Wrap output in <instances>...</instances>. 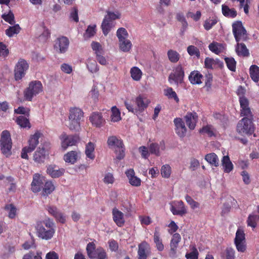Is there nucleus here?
Wrapping results in <instances>:
<instances>
[{
	"label": "nucleus",
	"instance_id": "10",
	"mask_svg": "<svg viewBox=\"0 0 259 259\" xmlns=\"http://www.w3.org/2000/svg\"><path fill=\"white\" fill-rule=\"evenodd\" d=\"M29 68V64L23 59H20L14 69V76L16 80L21 79L25 75Z\"/></svg>",
	"mask_w": 259,
	"mask_h": 259
},
{
	"label": "nucleus",
	"instance_id": "11",
	"mask_svg": "<svg viewBox=\"0 0 259 259\" xmlns=\"http://www.w3.org/2000/svg\"><path fill=\"white\" fill-rule=\"evenodd\" d=\"M184 70L181 65H178L168 76L170 83H175L177 85L183 82L184 77Z\"/></svg>",
	"mask_w": 259,
	"mask_h": 259
},
{
	"label": "nucleus",
	"instance_id": "64",
	"mask_svg": "<svg viewBox=\"0 0 259 259\" xmlns=\"http://www.w3.org/2000/svg\"><path fill=\"white\" fill-rule=\"evenodd\" d=\"M215 59H213L209 57L205 59L204 64L206 68L208 69H214V63Z\"/></svg>",
	"mask_w": 259,
	"mask_h": 259
},
{
	"label": "nucleus",
	"instance_id": "21",
	"mask_svg": "<svg viewBox=\"0 0 259 259\" xmlns=\"http://www.w3.org/2000/svg\"><path fill=\"white\" fill-rule=\"evenodd\" d=\"M48 155V153L44 147H39L34 153L33 160L38 163H43Z\"/></svg>",
	"mask_w": 259,
	"mask_h": 259
},
{
	"label": "nucleus",
	"instance_id": "49",
	"mask_svg": "<svg viewBox=\"0 0 259 259\" xmlns=\"http://www.w3.org/2000/svg\"><path fill=\"white\" fill-rule=\"evenodd\" d=\"M187 52L189 55L195 56L197 58H199L200 56V53L199 50L196 47L193 45H190L187 47Z\"/></svg>",
	"mask_w": 259,
	"mask_h": 259
},
{
	"label": "nucleus",
	"instance_id": "13",
	"mask_svg": "<svg viewBox=\"0 0 259 259\" xmlns=\"http://www.w3.org/2000/svg\"><path fill=\"white\" fill-rule=\"evenodd\" d=\"M46 209L50 214L54 217L56 221L62 224H64L66 222V215L59 210L56 206L50 205H47Z\"/></svg>",
	"mask_w": 259,
	"mask_h": 259
},
{
	"label": "nucleus",
	"instance_id": "33",
	"mask_svg": "<svg viewBox=\"0 0 259 259\" xmlns=\"http://www.w3.org/2000/svg\"><path fill=\"white\" fill-rule=\"evenodd\" d=\"M75 119H83V112L79 108H71L69 110V115L68 117H71Z\"/></svg>",
	"mask_w": 259,
	"mask_h": 259
},
{
	"label": "nucleus",
	"instance_id": "43",
	"mask_svg": "<svg viewBox=\"0 0 259 259\" xmlns=\"http://www.w3.org/2000/svg\"><path fill=\"white\" fill-rule=\"evenodd\" d=\"M95 150V145L92 142L88 143L85 147V154L87 156L91 159H93L95 158V155L93 152Z\"/></svg>",
	"mask_w": 259,
	"mask_h": 259
},
{
	"label": "nucleus",
	"instance_id": "36",
	"mask_svg": "<svg viewBox=\"0 0 259 259\" xmlns=\"http://www.w3.org/2000/svg\"><path fill=\"white\" fill-rule=\"evenodd\" d=\"M45 182L42 188V195L48 196L55 190V186L51 181H49Z\"/></svg>",
	"mask_w": 259,
	"mask_h": 259
},
{
	"label": "nucleus",
	"instance_id": "17",
	"mask_svg": "<svg viewBox=\"0 0 259 259\" xmlns=\"http://www.w3.org/2000/svg\"><path fill=\"white\" fill-rule=\"evenodd\" d=\"M69 41L68 39L65 36L58 38L55 44V49L61 53L66 52L68 48Z\"/></svg>",
	"mask_w": 259,
	"mask_h": 259
},
{
	"label": "nucleus",
	"instance_id": "32",
	"mask_svg": "<svg viewBox=\"0 0 259 259\" xmlns=\"http://www.w3.org/2000/svg\"><path fill=\"white\" fill-rule=\"evenodd\" d=\"M114 26V22L110 21V20L104 19L101 25L103 34L105 35H107Z\"/></svg>",
	"mask_w": 259,
	"mask_h": 259
},
{
	"label": "nucleus",
	"instance_id": "52",
	"mask_svg": "<svg viewBox=\"0 0 259 259\" xmlns=\"http://www.w3.org/2000/svg\"><path fill=\"white\" fill-rule=\"evenodd\" d=\"M161 174L162 177L168 178L171 174V167L168 164L163 165L161 169Z\"/></svg>",
	"mask_w": 259,
	"mask_h": 259
},
{
	"label": "nucleus",
	"instance_id": "51",
	"mask_svg": "<svg viewBox=\"0 0 259 259\" xmlns=\"http://www.w3.org/2000/svg\"><path fill=\"white\" fill-rule=\"evenodd\" d=\"M116 35L119 41H121L127 38L128 36V33L124 28L121 27L117 30Z\"/></svg>",
	"mask_w": 259,
	"mask_h": 259
},
{
	"label": "nucleus",
	"instance_id": "20",
	"mask_svg": "<svg viewBox=\"0 0 259 259\" xmlns=\"http://www.w3.org/2000/svg\"><path fill=\"white\" fill-rule=\"evenodd\" d=\"M186 123L190 130H194L198 119V116L196 113L188 112L184 116Z\"/></svg>",
	"mask_w": 259,
	"mask_h": 259
},
{
	"label": "nucleus",
	"instance_id": "63",
	"mask_svg": "<svg viewBox=\"0 0 259 259\" xmlns=\"http://www.w3.org/2000/svg\"><path fill=\"white\" fill-rule=\"evenodd\" d=\"M96 25H90L86 30L85 35L88 37H91L96 33Z\"/></svg>",
	"mask_w": 259,
	"mask_h": 259
},
{
	"label": "nucleus",
	"instance_id": "54",
	"mask_svg": "<svg viewBox=\"0 0 259 259\" xmlns=\"http://www.w3.org/2000/svg\"><path fill=\"white\" fill-rule=\"evenodd\" d=\"M165 95L169 98H173L177 102L179 101L176 93L171 88H168L165 90Z\"/></svg>",
	"mask_w": 259,
	"mask_h": 259
},
{
	"label": "nucleus",
	"instance_id": "35",
	"mask_svg": "<svg viewBox=\"0 0 259 259\" xmlns=\"http://www.w3.org/2000/svg\"><path fill=\"white\" fill-rule=\"evenodd\" d=\"M249 74L251 79L255 82L259 81V67L252 65L249 68Z\"/></svg>",
	"mask_w": 259,
	"mask_h": 259
},
{
	"label": "nucleus",
	"instance_id": "6",
	"mask_svg": "<svg viewBox=\"0 0 259 259\" xmlns=\"http://www.w3.org/2000/svg\"><path fill=\"white\" fill-rule=\"evenodd\" d=\"M12 140L10 133L8 131L2 132L1 138V146L2 153L6 157L11 154Z\"/></svg>",
	"mask_w": 259,
	"mask_h": 259
},
{
	"label": "nucleus",
	"instance_id": "29",
	"mask_svg": "<svg viewBox=\"0 0 259 259\" xmlns=\"http://www.w3.org/2000/svg\"><path fill=\"white\" fill-rule=\"evenodd\" d=\"M202 75L198 71H192L189 76L190 82L193 84H199L202 83Z\"/></svg>",
	"mask_w": 259,
	"mask_h": 259
},
{
	"label": "nucleus",
	"instance_id": "59",
	"mask_svg": "<svg viewBox=\"0 0 259 259\" xmlns=\"http://www.w3.org/2000/svg\"><path fill=\"white\" fill-rule=\"evenodd\" d=\"M236 62L233 58L228 57V69L233 72L236 70Z\"/></svg>",
	"mask_w": 259,
	"mask_h": 259
},
{
	"label": "nucleus",
	"instance_id": "5",
	"mask_svg": "<svg viewBox=\"0 0 259 259\" xmlns=\"http://www.w3.org/2000/svg\"><path fill=\"white\" fill-rule=\"evenodd\" d=\"M42 91V85L40 81L35 80L29 83L24 94L26 100L31 101L34 96Z\"/></svg>",
	"mask_w": 259,
	"mask_h": 259
},
{
	"label": "nucleus",
	"instance_id": "62",
	"mask_svg": "<svg viewBox=\"0 0 259 259\" xmlns=\"http://www.w3.org/2000/svg\"><path fill=\"white\" fill-rule=\"evenodd\" d=\"M103 182L106 184H112L114 182V178L112 174L108 172L105 174Z\"/></svg>",
	"mask_w": 259,
	"mask_h": 259
},
{
	"label": "nucleus",
	"instance_id": "48",
	"mask_svg": "<svg viewBox=\"0 0 259 259\" xmlns=\"http://www.w3.org/2000/svg\"><path fill=\"white\" fill-rule=\"evenodd\" d=\"M218 20L215 18H209L204 21L203 26L205 30H210L214 25L217 24Z\"/></svg>",
	"mask_w": 259,
	"mask_h": 259
},
{
	"label": "nucleus",
	"instance_id": "8",
	"mask_svg": "<svg viewBox=\"0 0 259 259\" xmlns=\"http://www.w3.org/2000/svg\"><path fill=\"white\" fill-rule=\"evenodd\" d=\"M234 244L238 252L244 253L246 251L245 234L242 229L239 228L237 229L234 239Z\"/></svg>",
	"mask_w": 259,
	"mask_h": 259
},
{
	"label": "nucleus",
	"instance_id": "55",
	"mask_svg": "<svg viewBox=\"0 0 259 259\" xmlns=\"http://www.w3.org/2000/svg\"><path fill=\"white\" fill-rule=\"evenodd\" d=\"M139 153L143 158L146 159L149 157L150 152L148 149L144 146H141L138 149Z\"/></svg>",
	"mask_w": 259,
	"mask_h": 259
},
{
	"label": "nucleus",
	"instance_id": "30",
	"mask_svg": "<svg viewBox=\"0 0 259 259\" xmlns=\"http://www.w3.org/2000/svg\"><path fill=\"white\" fill-rule=\"evenodd\" d=\"M107 144L110 148H115L116 149L123 146L122 142L114 136L108 138Z\"/></svg>",
	"mask_w": 259,
	"mask_h": 259
},
{
	"label": "nucleus",
	"instance_id": "19",
	"mask_svg": "<svg viewBox=\"0 0 259 259\" xmlns=\"http://www.w3.org/2000/svg\"><path fill=\"white\" fill-rule=\"evenodd\" d=\"M113 220L118 227H122L125 223L124 214L116 208H114L112 211Z\"/></svg>",
	"mask_w": 259,
	"mask_h": 259
},
{
	"label": "nucleus",
	"instance_id": "25",
	"mask_svg": "<svg viewBox=\"0 0 259 259\" xmlns=\"http://www.w3.org/2000/svg\"><path fill=\"white\" fill-rule=\"evenodd\" d=\"M90 121L95 126L100 127L103 125L105 120L101 113L95 112L91 116Z\"/></svg>",
	"mask_w": 259,
	"mask_h": 259
},
{
	"label": "nucleus",
	"instance_id": "9",
	"mask_svg": "<svg viewBox=\"0 0 259 259\" xmlns=\"http://www.w3.org/2000/svg\"><path fill=\"white\" fill-rule=\"evenodd\" d=\"M60 139L61 147L64 150L69 146L75 145L79 141V138L77 135H67L65 133L60 135Z\"/></svg>",
	"mask_w": 259,
	"mask_h": 259
},
{
	"label": "nucleus",
	"instance_id": "18",
	"mask_svg": "<svg viewBox=\"0 0 259 259\" xmlns=\"http://www.w3.org/2000/svg\"><path fill=\"white\" fill-rule=\"evenodd\" d=\"M176 126V132L181 138L185 136L187 132V128L184 121L181 118H176L174 120Z\"/></svg>",
	"mask_w": 259,
	"mask_h": 259
},
{
	"label": "nucleus",
	"instance_id": "38",
	"mask_svg": "<svg viewBox=\"0 0 259 259\" xmlns=\"http://www.w3.org/2000/svg\"><path fill=\"white\" fill-rule=\"evenodd\" d=\"M16 122L21 127L30 128L31 127L29 120L23 115L18 116L16 118Z\"/></svg>",
	"mask_w": 259,
	"mask_h": 259
},
{
	"label": "nucleus",
	"instance_id": "39",
	"mask_svg": "<svg viewBox=\"0 0 259 259\" xmlns=\"http://www.w3.org/2000/svg\"><path fill=\"white\" fill-rule=\"evenodd\" d=\"M132 43L128 39H124L121 41H119V49L124 52H129L132 48Z\"/></svg>",
	"mask_w": 259,
	"mask_h": 259
},
{
	"label": "nucleus",
	"instance_id": "61",
	"mask_svg": "<svg viewBox=\"0 0 259 259\" xmlns=\"http://www.w3.org/2000/svg\"><path fill=\"white\" fill-rule=\"evenodd\" d=\"M2 18L5 21L10 24H13L15 23L14 16L12 13H9L8 14H4Z\"/></svg>",
	"mask_w": 259,
	"mask_h": 259
},
{
	"label": "nucleus",
	"instance_id": "28",
	"mask_svg": "<svg viewBox=\"0 0 259 259\" xmlns=\"http://www.w3.org/2000/svg\"><path fill=\"white\" fill-rule=\"evenodd\" d=\"M79 154V153L76 151H71L64 155V160L66 162L74 164L76 162Z\"/></svg>",
	"mask_w": 259,
	"mask_h": 259
},
{
	"label": "nucleus",
	"instance_id": "23",
	"mask_svg": "<svg viewBox=\"0 0 259 259\" xmlns=\"http://www.w3.org/2000/svg\"><path fill=\"white\" fill-rule=\"evenodd\" d=\"M125 174L128 179L130 184L135 187L141 185V179L135 176V171L133 169H129L125 171Z\"/></svg>",
	"mask_w": 259,
	"mask_h": 259
},
{
	"label": "nucleus",
	"instance_id": "34",
	"mask_svg": "<svg viewBox=\"0 0 259 259\" xmlns=\"http://www.w3.org/2000/svg\"><path fill=\"white\" fill-rule=\"evenodd\" d=\"M82 119H75L69 117L68 127L71 131H79L80 129V121Z\"/></svg>",
	"mask_w": 259,
	"mask_h": 259
},
{
	"label": "nucleus",
	"instance_id": "58",
	"mask_svg": "<svg viewBox=\"0 0 259 259\" xmlns=\"http://www.w3.org/2000/svg\"><path fill=\"white\" fill-rule=\"evenodd\" d=\"M185 200L192 209L198 208L199 206V204L197 202L194 201L191 196L188 195L185 196Z\"/></svg>",
	"mask_w": 259,
	"mask_h": 259
},
{
	"label": "nucleus",
	"instance_id": "1",
	"mask_svg": "<svg viewBox=\"0 0 259 259\" xmlns=\"http://www.w3.org/2000/svg\"><path fill=\"white\" fill-rule=\"evenodd\" d=\"M233 32L236 41L237 42L235 50L239 56L244 57H248L249 55V50L246 45L239 41H246L248 39L246 30L243 27L241 21H236L232 25Z\"/></svg>",
	"mask_w": 259,
	"mask_h": 259
},
{
	"label": "nucleus",
	"instance_id": "47",
	"mask_svg": "<svg viewBox=\"0 0 259 259\" xmlns=\"http://www.w3.org/2000/svg\"><path fill=\"white\" fill-rule=\"evenodd\" d=\"M95 257H93L92 258L97 259H106L107 254L105 250L99 247L96 249V252L94 254Z\"/></svg>",
	"mask_w": 259,
	"mask_h": 259
},
{
	"label": "nucleus",
	"instance_id": "15",
	"mask_svg": "<svg viewBox=\"0 0 259 259\" xmlns=\"http://www.w3.org/2000/svg\"><path fill=\"white\" fill-rule=\"evenodd\" d=\"M45 180L44 177L38 174H35L33 177V180L31 183V190L34 193H37L43 188Z\"/></svg>",
	"mask_w": 259,
	"mask_h": 259
},
{
	"label": "nucleus",
	"instance_id": "12",
	"mask_svg": "<svg viewBox=\"0 0 259 259\" xmlns=\"http://www.w3.org/2000/svg\"><path fill=\"white\" fill-rule=\"evenodd\" d=\"M240 106V116L243 117L253 116L251 108L249 107L248 99L244 95L240 96L239 98Z\"/></svg>",
	"mask_w": 259,
	"mask_h": 259
},
{
	"label": "nucleus",
	"instance_id": "27",
	"mask_svg": "<svg viewBox=\"0 0 259 259\" xmlns=\"http://www.w3.org/2000/svg\"><path fill=\"white\" fill-rule=\"evenodd\" d=\"M160 236L159 228L156 227L155 228L154 233V242L156 244L157 249L159 251H162L164 249V245L162 244V240L160 239Z\"/></svg>",
	"mask_w": 259,
	"mask_h": 259
},
{
	"label": "nucleus",
	"instance_id": "42",
	"mask_svg": "<svg viewBox=\"0 0 259 259\" xmlns=\"http://www.w3.org/2000/svg\"><path fill=\"white\" fill-rule=\"evenodd\" d=\"M130 73L131 77L134 80L138 81L141 78L142 72L138 67H132L131 69Z\"/></svg>",
	"mask_w": 259,
	"mask_h": 259
},
{
	"label": "nucleus",
	"instance_id": "7",
	"mask_svg": "<svg viewBox=\"0 0 259 259\" xmlns=\"http://www.w3.org/2000/svg\"><path fill=\"white\" fill-rule=\"evenodd\" d=\"M40 133L38 132H36L33 135L31 136L28 140V146L24 147L22 150L21 157L24 159H28V153L33 151L37 145L38 144V139L40 138Z\"/></svg>",
	"mask_w": 259,
	"mask_h": 259
},
{
	"label": "nucleus",
	"instance_id": "53",
	"mask_svg": "<svg viewBox=\"0 0 259 259\" xmlns=\"http://www.w3.org/2000/svg\"><path fill=\"white\" fill-rule=\"evenodd\" d=\"M5 209L8 211L9 217L11 219L14 218L16 214V208L12 204L6 205Z\"/></svg>",
	"mask_w": 259,
	"mask_h": 259
},
{
	"label": "nucleus",
	"instance_id": "45",
	"mask_svg": "<svg viewBox=\"0 0 259 259\" xmlns=\"http://www.w3.org/2000/svg\"><path fill=\"white\" fill-rule=\"evenodd\" d=\"M111 112V118L112 121L117 122L121 120L120 112L116 106L112 107Z\"/></svg>",
	"mask_w": 259,
	"mask_h": 259
},
{
	"label": "nucleus",
	"instance_id": "26",
	"mask_svg": "<svg viewBox=\"0 0 259 259\" xmlns=\"http://www.w3.org/2000/svg\"><path fill=\"white\" fill-rule=\"evenodd\" d=\"M148 245L145 242H142L138 246V259H146L148 255Z\"/></svg>",
	"mask_w": 259,
	"mask_h": 259
},
{
	"label": "nucleus",
	"instance_id": "37",
	"mask_svg": "<svg viewBox=\"0 0 259 259\" xmlns=\"http://www.w3.org/2000/svg\"><path fill=\"white\" fill-rule=\"evenodd\" d=\"M208 48L212 52L219 54L223 51L224 47L221 44L213 41L209 45Z\"/></svg>",
	"mask_w": 259,
	"mask_h": 259
},
{
	"label": "nucleus",
	"instance_id": "16",
	"mask_svg": "<svg viewBox=\"0 0 259 259\" xmlns=\"http://www.w3.org/2000/svg\"><path fill=\"white\" fill-rule=\"evenodd\" d=\"M181 240V237L179 233H175L171 239L170 242V250L169 255L170 257L174 258L177 257V250L179 243Z\"/></svg>",
	"mask_w": 259,
	"mask_h": 259
},
{
	"label": "nucleus",
	"instance_id": "56",
	"mask_svg": "<svg viewBox=\"0 0 259 259\" xmlns=\"http://www.w3.org/2000/svg\"><path fill=\"white\" fill-rule=\"evenodd\" d=\"M120 14L118 13H114L111 12H107V14L105 16L104 19L110 20L113 22L114 20L120 18Z\"/></svg>",
	"mask_w": 259,
	"mask_h": 259
},
{
	"label": "nucleus",
	"instance_id": "4",
	"mask_svg": "<svg viewBox=\"0 0 259 259\" xmlns=\"http://www.w3.org/2000/svg\"><path fill=\"white\" fill-rule=\"evenodd\" d=\"M135 102L136 104V107L127 101H124V105L129 112L137 114L139 112L143 111L148 107L150 101L143 95H140L135 98Z\"/></svg>",
	"mask_w": 259,
	"mask_h": 259
},
{
	"label": "nucleus",
	"instance_id": "14",
	"mask_svg": "<svg viewBox=\"0 0 259 259\" xmlns=\"http://www.w3.org/2000/svg\"><path fill=\"white\" fill-rule=\"evenodd\" d=\"M170 211L174 215L183 216L187 213V208L182 201H174L170 204Z\"/></svg>",
	"mask_w": 259,
	"mask_h": 259
},
{
	"label": "nucleus",
	"instance_id": "3",
	"mask_svg": "<svg viewBox=\"0 0 259 259\" xmlns=\"http://www.w3.org/2000/svg\"><path fill=\"white\" fill-rule=\"evenodd\" d=\"M253 121V116L243 117L237 124V132L241 135L251 136L254 133L255 128Z\"/></svg>",
	"mask_w": 259,
	"mask_h": 259
},
{
	"label": "nucleus",
	"instance_id": "24",
	"mask_svg": "<svg viewBox=\"0 0 259 259\" xmlns=\"http://www.w3.org/2000/svg\"><path fill=\"white\" fill-rule=\"evenodd\" d=\"M47 172L52 178H56L61 176L64 174V169L51 165L48 167Z\"/></svg>",
	"mask_w": 259,
	"mask_h": 259
},
{
	"label": "nucleus",
	"instance_id": "57",
	"mask_svg": "<svg viewBox=\"0 0 259 259\" xmlns=\"http://www.w3.org/2000/svg\"><path fill=\"white\" fill-rule=\"evenodd\" d=\"M96 249L95 245L92 243H89L87 245V251L88 255L90 258H92L93 257H95L94 254L96 252Z\"/></svg>",
	"mask_w": 259,
	"mask_h": 259
},
{
	"label": "nucleus",
	"instance_id": "31",
	"mask_svg": "<svg viewBox=\"0 0 259 259\" xmlns=\"http://www.w3.org/2000/svg\"><path fill=\"white\" fill-rule=\"evenodd\" d=\"M258 214H255L254 213L249 215L247 224L248 226L251 227L252 229H254L257 226V223L259 221V206H257Z\"/></svg>",
	"mask_w": 259,
	"mask_h": 259
},
{
	"label": "nucleus",
	"instance_id": "60",
	"mask_svg": "<svg viewBox=\"0 0 259 259\" xmlns=\"http://www.w3.org/2000/svg\"><path fill=\"white\" fill-rule=\"evenodd\" d=\"M123 146L116 148L115 151L116 154V159L119 160L122 159L125 156L124 148Z\"/></svg>",
	"mask_w": 259,
	"mask_h": 259
},
{
	"label": "nucleus",
	"instance_id": "41",
	"mask_svg": "<svg viewBox=\"0 0 259 259\" xmlns=\"http://www.w3.org/2000/svg\"><path fill=\"white\" fill-rule=\"evenodd\" d=\"M21 30L18 24H16L13 26L9 27V28L6 30V34L7 36L11 37L13 36L15 34H17L19 33Z\"/></svg>",
	"mask_w": 259,
	"mask_h": 259
},
{
	"label": "nucleus",
	"instance_id": "2",
	"mask_svg": "<svg viewBox=\"0 0 259 259\" xmlns=\"http://www.w3.org/2000/svg\"><path fill=\"white\" fill-rule=\"evenodd\" d=\"M38 237L46 240L52 239L55 233V225L53 220L48 218L42 222H38L35 226Z\"/></svg>",
	"mask_w": 259,
	"mask_h": 259
},
{
	"label": "nucleus",
	"instance_id": "44",
	"mask_svg": "<svg viewBox=\"0 0 259 259\" xmlns=\"http://www.w3.org/2000/svg\"><path fill=\"white\" fill-rule=\"evenodd\" d=\"M87 66L89 70L92 73H96L99 70L96 61L91 59L87 60Z\"/></svg>",
	"mask_w": 259,
	"mask_h": 259
},
{
	"label": "nucleus",
	"instance_id": "40",
	"mask_svg": "<svg viewBox=\"0 0 259 259\" xmlns=\"http://www.w3.org/2000/svg\"><path fill=\"white\" fill-rule=\"evenodd\" d=\"M205 159L212 165L217 166L219 165L218 157L214 153L207 154L205 156Z\"/></svg>",
	"mask_w": 259,
	"mask_h": 259
},
{
	"label": "nucleus",
	"instance_id": "50",
	"mask_svg": "<svg viewBox=\"0 0 259 259\" xmlns=\"http://www.w3.org/2000/svg\"><path fill=\"white\" fill-rule=\"evenodd\" d=\"M177 20L181 23L182 30L185 31L188 26V23L184 16L182 13H178L176 15Z\"/></svg>",
	"mask_w": 259,
	"mask_h": 259
},
{
	"label": "nucleus",
	"instance_id": "46",
	"mask_svg": "<svg viewBox=\"0 0 259 259\" xmlns=\"http://www.w3.org/2000/svg\"><path fill=\"white\" fill-rule=\"evenodd\" d=\"M167 56L169 61L173 63L177 62L180 59L179 54L172 50H170L167 52Z\"/></svg>",
	"mask_w": 259,
	"mask_h": 259
},
{
	"label": "nucleus",
	"instance_id": "22",
	"mask_svg": "<svg viewBox=\"0 0 259 259\" xmlns=\"http://www.w3.org/2000/svg\"><path fill=\"white\" fill-rule=\"evenodd\" d=\"M165 149V145L163 142L158 143H152L149 146V150L151 154L157 156L160 155V151Z\"/></svg>",
	"mask_w": 259,
	"mask_h": 259
}]
</instances>
